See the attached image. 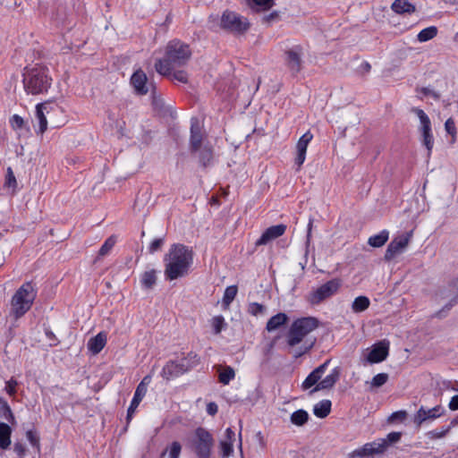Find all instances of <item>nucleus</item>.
Instances as JSON below:
<instances>
[{
  "label": "nucleus",
  "mask_w": 458,
  "mask_h": 458,
  "mask_svg": "<svg viewBox=\"0 0 458 458\" xmlns=\"http://www.w3.org/2000/svg\"><path fill=\"white\" fill-rule=\"evenodd\" d=\"M193 263V251L183 244H173L164 257L165 276L173 281L186 276Z\"/></svg>",
  "instance_id": "1"
},
{
  "label": "nucleus",
  "mask_w": 458,
  "mask_h": 458,
  "mask_svg": "<svg viewBox=\"0 0 458 458\" xmlns=\"http://www.w3.org/2000/svg\"><path fill=\"white\" fill-rule=\"evenodd\" d=\"M191 56V51L187 44L171 40L165 47V57L156 62V71L163 76L170 75L174 70L184 66Z\"/></svg>",
  "instance_id": "2"
},
{
  "label": "nucleus",
  "mask_w": 458,
  "mask_h": 458,
  "mask_svg": "<svg viewBox=\"0 0 458 458\" xmlns=\"http://www.w3.org/2000/svg\"><path fill=\"white\" fill-rule=\"evenodd\" d=\"M22 82L28 94L38 95L47 92L52 83V78L47 67L35 65L25 69Z\"/></svg>",
  "instance_id": "3"
},
{
  "label": "nucleus",
  "mask_w": 458,
  "mask_h": 458,
  "mask_svg": "<svg viewBox=\"0 0 458 458\" xmlns=\"http://www.w3.org/2000/svg\"><path fill=\"white\" fill-rule=\"evenodd\" d=\"M36 296L32 283H24L12 297L10 315L15 319L23 317L30 310Z\"/></svg>",
  "instance_id": "4"
},
{
  "label": "nucleus",
  "mask_w": 458,
  "mask_h": 458,
  "mask_svg": "<svg viewBox=\"0 0 458 458\" xmlns=\"http://www.w3.org/2000/svg\"><path fill=\"white\" fill-rule=\"evenodd\" d=\"M318 327V320L308 317L295 320L289 330L287 343L295 346L302 342L303 338Z\"/></svg>",
  "instance_id": "5"
},
{
  "label": "nucleus",
  "mask_w": 458,
  "mask_h": 458,
  "mask_svg": "<svg viewBox=\"0 0 458 458\" xmlns=\"http://www.w3.org/2000/svg\"><path fill=\"white\" fill-rule=\"evenodd\" d=\"M191 445L198 458H210L214 438L207 429L199 427L194 432Z\"/></svg>",
  "instance_id": "6"
},
{
  "label": "nucleus",
  "mask_w": 458,
  "mask_h": 458,
  "mask_svg": "<svg viewBox=\"0 0 458 458\" xmlns=\"http://www.w3.org/2000/svg\"><path fill=\"white\" fill-rule=\"evenodd\" d=\"M411 112L415 114L420 120L419 131L421 135V142L428 150V157H430L434 146V137L432 134L430 119L420 108L413 107Z\"/></svg>",
  "instance_id": "7"
},
{
  "label": "nucleus",
  "mask_w": 458,
  "mask_h": 458,
  "mask_svg": "<svg viewBox=\"0 0 458 458\" xmlns=\"http://www.w3.org/2000/svg\"><path fill=\"white\" fill-rule=\"evenodd\" d=\"M249 25L246 18L232 11H225L221 16V28L233 33H243L249 29Z\"/></svg>",
  "instance_id": "8"
},
{
  "label": "nucleus",
  "mask_w": 458,
  "mask_h": 458,
  "mask_svg": "<svg viewBox=\"0 0 458 458\" xmlns=\"http://www.w3.org/2000/svg\"><path fill=\"white\" fill-rule=\"evenodd\" d=\"M62 113L61 107L50 101L39 103L36 106V118L38 122V130L37 133L43 134L47 129V117L52 119L53 115H57Z\"/></svg>",
  "instance_id": "9"
},
{
  "label": "nucleus",
  "mask_w": 458,
  "mask_h": 458,
  "mask_svg": "<svg viewBox=\"0 0 458 458\" xmlns=\"http://www.w3.org/2000/svg\"><path fill=\"white\" fill-rule=\"evenodd\" d=\"M341 280L337 278L327 281L310 293L309 301L311 304L320 303L326 299L335 294L341 287Z\"/></svg>",
  "instance_id": "10"
},
{
  "label": "nucleus",
  "mask_w": 458,
  "mask_h": 458,
  "mask_svg": "<svg viewBox=\"0 0 458 458\" xmlns=\"http://www.w3.org/2000/svg\"><path fill=\"white\" fill-rule=\"evenodd\" d=\"M387 449V440L378 438L375 441L366 443L360 448H357L352 451V457H368L374 458L376 455L383 454Z\"/></svg>",
  "instance_id": "11"
},
{
  "label": "nucleus",
  "mask_w": 458,
  "mask_h": 458,
  "mask_svg": "<svg viewBox=\"0 0 458 458\" xmlns=\"http://www.w3.org/2000/svg\"><path fill=\"white\" fill-rule=\"evenodd\" d=\"M411 238V232L403 233L394 237L388 244L385 252L384 259L386 261H390L396 256L402 254L407 248Z\"/></svg>",
  "instance_id": "12"
},
{
  "label": "nucleus",
  "mask_w": 458,
  "mask_h": 458,
  "mask_svg": "<svg viewBox=\"0 0 458 458\" xmlns=\"http://www.w3.org/2000/svg\"><path fill=\"white\" fill-rule=\"evenodd\" d=\"M151 379H152L151 376H149V375L145 376L142 378V380L140 381V383L138 385V386L135 390L133 398H132L131 404L128 408V411H127V419L128 420H131L134 411H136V409L140 405V402L146 395L148 386L151 383Z\"/></svg>",
  "instance_id": "13"
},
{
  "label": "nucleus",
  "mask_w": 458,
  "mask_h": 458,
  "mask_svg": "<svg viewBox=\"0 0 458 458\" xmlns=\"http://www.w3.org/2000/svg\"><path fill=\"white\" fill-rule=\"evenodd\" d=\"M192 368V363H179L178 360L168 361L162 369L161 376L170 380L187 372Z\"/></svg>",
  "instance_id": "14"
},
{
  "label": "nucleus",
  "mask_w": 458,
  "mask_h": 458,
  "mask_svg": "<svg viewBox=\"0 0 458 458\" xmlns=\"http://www.w3.org/2000/svg\"><path fill=\"white\" fill-rule=\"evenodd\" d=\"M444 412L445 409L441 405H437L431 409H426L421 406L414 414L413 421L418 427H420L428 420H434L441 417Z\"/></svg>",
  "instance_id": "15"
},
{
  "label": "nucleus",
  "mask_w": 458,
  "mask_h": 458,
  "mask_svg": "<svg viewBox=\"0 0 458 458\" xmlns=\"http://www.w3.org/2000/svg\"><path fill=\"white\" fill-rule=\"evenodd\" d=\"M389 352V342L388 341H381L375 344L371 350L369 352L367 355V361L373 363H379L386 359Z\"/></svg>",
  "instance_id": "16"
},
{
  "label": "nucleus",
  "mask_w": 458,
  "mask_h": 458,
  "mask_svg": "<svg viewBox=\"0 0 458 458\" xmlns=\"http://www.w3.org/2000/svg\"><path fill=\"white\" fill-rule=\"evenodd\" d=\"M301 48L298 46L285 52L286 65L293 75H296L301 70Z\"/></svg>",
  "instance_id": "17"
},
{
  "label": "nucleus",
  "mask_w": 458,
  "mask_h": 458,
  "mask_svg": "<svg viewBox=\"0 0 458 458\" xmlns=\"http://www.w3.org/2000/svg\"><path fill=\"white\" fill-rule=\"evenodd\" d=\"M312 139L313 134L308 131L299 139L296 144L295 164L297 165L298 169H300L306 159L307 148Z\"/></svg>",
  "instance_id": "18"
},
{
  "label": "nucleus",
  "mask_w": 458,
  "mask_h": 458,
  "mask_svg": "<svg viewBox=\"0 0 458 458\" xmlns=\"http://www.w3.org/2000/svg\"><path fill=\"white\" fill-rule=\"evenodd\" d=\"M330 363V360H327L324 363L319 365L318 368H316L314 370H312L308 377L305 378V380L301 384V387L303 390H308L311 388L312 386H316L318 383L320 382V379L324 373L326 372L328 365Z\"/></svg>",
  "instance_id": "19"
},
{
  "label": "nucleus",
  "mask_w": 458,
  "mask_h": 458,
  "mask_svg": "<svg viewBox=\"0 0 458 458\" xmlns=\"http://www.w3.org/2000/svg\"><path fill=\"white\" fill-rule=\"evenodd\" d=\"M286 230L284 225H276L268 227L257 240L256 246L267 245L273 240L282 236Z\"/></svg>",
  "instance_id": "20"
},
{
  "label": "nucleus",
  "mask_w": 458,
  "mask_h": 458,
  "mask_svg": "<svg viewBox=\"0 0 458 458\" xmlns=\"http://www.w3.org/2000/svg\"><path fill=\"white\" fill-rule=\"evenodd\" d=\"M340 374V368H334L327 377H325L322 380H320L319 383L317 384V386L310 391V393L312 394L320 390L332 388L339 380Z\"/></svg>",
  "instance_id": "21"
},
{
  "label": "nucleus",
  "mask_w": 458,
  "mask_h": 458,
  "mask_svg": "<svg viewBox=\"0 0 458 458\" xmlns=\"http://www.w3.org/2000/svg\"><path fill=\"white\" fill-rule=\"evenodd\" d=\"M147 82V75L140 69L135 71L131 78V83L132 87L134 88L135 91L140 95H145L148 93V88Z\"/></svg>",
  "instance_id": "22"
},
{
  "label": "nucleus",
  "mask_w": 458,
  "mask_h": 458,
  "mask_svg": "<svg viewBox=\"0 0 458 458\" xmlns=\"http://www.w3.org/2000/svg\"><path fill=\"white\" fill-rule=\"evenodd\" d=\"M235 440V433L231 428H227L225 432V439L219 443L222 458H228L233 453V442Z\"/></svg>",
  "instance_id": "23"
},
{
  "label": "nucleus",
  "mask_w": 458,
  "mask_h": 458,
  "mask_svg": "<svg viewBox=\"0 0 458 458\" xmlns=\"http://www.w3.org/2000/svg\"><path fill=\"white\" fill-rule=\"evenodd\" d=\"M202 141L201 127L197 118L191 120V147L193 151L199 148Z\"/></svg>",
  "instance_id": "24"
},
{
  "label": "nucleus",
  "mask_w": 458,
  "mask_h": 458,
  "mask_svg": "<svg viewBox=\"0 0 458 458\" xmlns=\"http://www.w3.org/2000/svg\"><path fill=\"white\" fill-rule=\"evenodd\" d=\"M106 344V334L104 332L98 333L96 336L89 339L88 342V349L94 354L99 353Z\"/></svg>",
  "instance_id": "25"
},
{
  "label": "nucleus",
  "mask_w": 458,
  "mask_h": 458,
  "mask_svg": "<svg viewBox=\"0 0 458 458\" xmlns=\"http://www.w3.org/2000/svg\"><path fill=\"white\" fill-rule=\"evenodd\" d=\"M331 401L322 400L317 403L313 407V413L319 419L326 418L331 411Z\"/></svg>",
  "instance_id": "26"
},
{
  "label": "nucleus",
  "mask_w": 458,
  "mask_h": 458,
  "mask_svg": "<svg viewBox=\"0 0 458 458\" xmlns=\"http://www.w3.org/2000/svg\"><path fill=\"white\" fill-rule=\"evenodd\" d=\"M288 320V317L285 313H277L276 315L273 316L269 318V320L267 323V330L268 332L275 331L278 329L281 326L284 325Z\"/></svg>",
  "instance_id": "27"
},
{
  "label": "nucleus",
  "mask_w": 458,
  "mask_h": 458,
  "mask_svg": "<svg viewBox=\"0 0 458 458\" xmlns=\"http://www.w3.org/2000/svg\"><path fill=\"white\" fill-rule=\"evenodd\" d=\"M392 10L399 14L411 13L415 12V6L407 0H395L392 4Z\"/></svg>",
  "instance_id": "28"
},
{
  "label": "nucleus",
  "mask_w": 458,
  "mask_h": 458,
  "mask_svg": "<svg viewBox=\"0 0 458 458\" xmlns=\"http://www.w3.org/2000/svg\"><path fill=\"white\" fill-rule=\"evenodd\" d=\"M389 232L386 229L377 234L371 235L368 240V244L374 248H379L385 245L388 241Z\"/></svg>",
  "instance_id": "29"
},
{
  "label": "nucleus",
  "mask_w": 458,
  "mask_h": 458,
  "mask_svg": "<svg viewBox=\"0 0 458 458\" xmlns=\"http://www.w3.org/2000/svg\"><path fill=\"white\" fill-rule=\"evenodd\" d=\"M140 284L145 289H151L157 283V273L155 269L145 271L140 276Z\"/></svg>",
  "instance_id": "30"
},
{
  "label": "nucleus",
  "mask_w": 458,
  "mask_h": 458,
  "mask_svg": "<svg viewBox=\"0 0 458 458\" xmlns=\"http://www.w3.org/2000/svg\"><path fill=\"white\" fill-rule=\"evenodd\" d=\"M11 428L6 423H0V447L7 449L11 445Z\"/></svg>",
  "instance_id": "31"
},
{
  "label": "nucleus",
  "mask_w": 458,
  "mask_h": 458,
  "mask_svg": "<svg viewBox=\"0 0 458 458\" xmlns=\"http://www.w3.org/2000/svg\"><path fill=\"white\" fill-rule=\"evenodd\" d=\"M234 377L235 371L232 367L226 366L224 368L220 367L218 369V379L221 384L228 385Z\"/></svg>",
  "instance_id": "32"
},
{
  "label": "nucleus",
  "mask_w": 458,
  "mask_h": 458,
  "mask_svg": "<svg viewBox=\"0 0 458 458\" xmlns=\"http://www.w3.org/2000/svg\"><path fill=\"white\" fill-rule=\"evenodd\" d=\"M250 7L257 12L267 11L274 5V0H247Z\"/></svg>",
  "instance_id": "33"
},
{
  "label": "nucleus",
  "mask_w": 458,
  "mask_h": 458,
  "mask_svg": "<svg viewBox=\"0 0 458 458\" xmlns=\"http://www.w3.org/2000/svg\"><path fill=\"white\" fill-rule=\"evenodd\" d=\"M370 304V301L366 296H359L354 299L352 304V310L355 313L362 312L366 310Z\"/></svg>",
  "instance_id": "34"
},
{
  "label": "nucleus",
  "mask_w": 458,
  "mask_h": 458,
  "mask_svg": "<svg viewBox=\"0 0 458 458\" xmlns=\"http://www.w3.org/2000/svg\"><path fill=\"white\" fill-rule=\"evenodd\" d=\"M309 420V413L302 409H300L292 413L290 420L295 426H303Z\"/></svg>",
  "instance_id": "35"
},
{
  "label": "nucleus",
  "mask_w": 458,
  "mask_h": 458,
  "mask_svg": "<svg viewBox=\"0 0 458 458\" xmlns=\"http://www.w3.org/2000/svg\"><path fill=\"white\" fill-rule=\"evenodd\" d=\"M437 34V28L435 26H430L423 29L417 35V38L420 42H427L432 38H434Z\"/></svg>",
  "instance_id": "36"
},
{
  "label": "nucleus",
  "mask_w": 458,
  "mask_h": 458,
  "mask_svg": "<svg viewBox=\"0 0 458 458\" xmlns=\"http://www.w3.org/2000/svg\"><path fill=\"white\" fill-rule=\"evenodd\" d=\"M237 294V287L235 285H230L225 288L223 296V304L226 307L229 306L234 300Z\"/></svg>",
  "instance_id": "37"
},
{
  "label": "nucleus",
  "mask_w": 458,
  "mask_h": 458,
  "mask_svg": "<svg viewBox=\"0 0 458 458\" xmlns=\"http://www.w3.org/2000/svg\"><path fill=\"white\" fill-rule=\"evenodd\" d=\"M451 430V426L443 427L441 428H436L430 430L427 433V436L429 439H440L445 437L448 432Z\"/></svg>",
  "instance_id": "38"
},
{
  "label": "nucleus",
  "mask_w": 458,
  "mask_h": 458,
  "mask_svg": "<svg viewBox=\"0 0 458 458\" xmlns=\"http://www.w3.org/2000/svg\"><path fill=\"white\" fill-rule=\"evenodd\" d=\"M116 242L114 236L107 238L98 251V257H104L109 253Z\"/></svg>",
  "instance_id": "39"
},
{
  "label": "nucleus",
  "mask_w": 458,
  "mask_h": 458,
  "mask_svg": "<svg viewBox=\"0 0 458 458\" xmlns=\"http://www.w3.org/2000/svg\"><path fill=\"white\" fill-rule=\"evenodd\" d=\"M211 326L213 327V331L216 335L221 333V331L225 327V321L223 316H216L211 319Z\"/></svg>",
  "instance_id": "40"
},
{
  "label": "nucleus",
  "mask_w": 458,
  "mask_h": 458,
  "mask_svg": "<svg viewBox=\"0 0 458 458\" xmlns=\"http://www.w3.org/2000/svg\"><path fill=\"white\" fill-rule=\"evenodd\" d=\"M445 130L446 133H448L452 137L451 141H452V143H454L456 140L457 130H456L454 120L453 118L450 117L445 121Z\"/></svg>",
  "instance_id": "41"
},
{
  "label": "nucleus",
  "mask_w": 458,
  "mask_h": 458,
  "mask_svg": "<svg viewBox=\"0 0 458 458\" xmlns=\"http://www.w3.org/2000/svg\"><path fill=\"white\" fill-rule=\"evenodd\" d=\"M10 124L12 128L17 131H21L23 129H25L24 120L19 114H13L10 118Z\"/></svg>",
  "instance_id": "42"
},
{
  "label": "nucleus",
  "mask_w": 458,
  "mask_h": 458,
  "mask_svg": "<svg viewBox=\"0 0 458 458\" xmlns=\"http://www.w3.org/2000/svg\"><path fill=\"white\" fill-rule=\"evenodd\" d=\"M266 307L258 302H250L248 305V312L252 316H259L264 314Z\"/></svg>",
  "instance_id": "43"
},
{
  "label": "nucleus",
  "mask_w": 458,
  "mask_h": 458,
  "mask_svg": "<svg viewBox=\"0 0 458 458\" xmlns=\"http://www.w3.org/2000/svg\"><path fill=\"white\" fill-rule=\"evenodd\" d=\"M388 374L386 373H378L373 377L370 384L373 387H380L385 385L388 380Z\"/></svg>",
  "instance_id": "44"
},
{
  "label": "nucleus",
  "mask_w": 458,
  "mask_h": 458,
  "mask_svg": "<svg viewBox=\"0 0 458 458\" xmlns=\"http://www.w3.org/2000/svg\"><path fill=\"white\" fill-rule=\"evenodd\" d=\"M168 77H171L173 80L177 81L182 83H186L188 81V74L183 70L176 71L174 70L170 75H167Z\"/></svg>",
  "instance_id": "45"
},
{
  "label": "nucleus",
  "mask_w": 458,
  "mask_h": 458,
  "mask_svg": "<svg viewBox=\"0 0 458 458\" xmlns=\"http://www.w3.org/2000/svg\"><path fill=\"white\" fill-rule=\"evenodd\" d=\"M17 385H18L17 380L13 377L10 380L6 381L5 387H4L6 393L9 395L13 396L16 394Z\"/></svg>",
  "instance_id": "46"
},
{
  "label": "nucleus",
  "mask_w": 458,
  "mask_h": 458,
  "mask_svg": "<svg viewBox=\"0 0 458 458\" xmlns=\"http://www.w3.org/2000/svg\"><path fill=\"white\" fill-rule=\"evenodd\" d=\"M182 446L178 442H173L169 448V458H179Z\"/></svg>",
  "instance_id": "47"
},
{
  "label": "nucleus",
  "mask_w": 458,
  "mask_h": 458,
  "mask_svg": "<svg viewBox=\"0 0 458 458\" xmlns=\"http://www.w3.org/2000/svg\"><path fill=\"white\" fill-rule=\"evenodd\" d=\"M406 418H407V412L405 411H397L393 412L389 416L388 421L389 422H394L396 420L403 421Z\"/></svg>",
  "instance_id": "48"
},
{
  "label": "nucleus",
  "mask_w": 458,
  "mask_h": 458,
  "mask_svg": "<svg viewBox=\"0 0 458 458\" xmlns=\"http://www.w3.org/2000/svg\"><path fill=\"white\" fill-rule=\"evenodd\" d=\"M179 363H192V368L195 367L198 364V358L197 354L194 352H189L188 355L180 360H178Z\"/></svg>",
  "instance_id": "49"
},
{
  "label": "nucleus",
  "mask_w": 458,
  "mask_h": 458,
  "mask_svg": "<svg viewBox=\"0 0 458 458\" xmlns=\"http://www.w3.org/2000/svg\"><path fill=\"white\" fill-rule=\"evenodd\" d=\"M163 243H164L163 238H157V239L153 240L148 247L149 252L154 253V252L157 251L161 248Z\"/></svg>",
  "instance_id": "50"
},
{
  "label": "nucleus",
  "mask_w": 458,
  "mask_h": 458,
  "mask_svg": "<svg viewBox=\"0 0 458 458\" xmlns=\"http://www.w3.org/2000/svg\"><path fill=\"white\" fill-rule=\"evenodd\" d=\"M401 437H402L401 432H391V433L387 434L386 437L385 438L387 440V446L390 444H394V443L399 442L401 439Z\"/></svg>",
  "instance_id": "51"
},
{
  "label": "nucleus",
  "mask_w": 458,
  "mask_h": 458,
  "mask_svg": "<svg viewBox=\"0 0 458 458\" xmlns=\"http://www.w3.org/2000/svg\"><path fill=\"white\" fill-rule=\"evenodd\" d=\"M212 157V152L210 148H205L200 153V160L204 165L209 163Z\"/></svg>",
  "instance_id": "52"
},
{
  "label": "nucleus",
  "mask_w": 458,
  "mask_h": 458,
  "mask_svg": "<svg viewBox=\"0 0 458 458\" xmlns=\"http://www.w3.org/2000/svg\"><path fill=\"white\" fill-rule=\"evenodd\" d=\"M5 184L8 185L9 187H14L16 184L15 176L10 167L7 169Z\"/></svg>",
  "instance_id": "53"
},
{
  "label": "nucleus",
  "mask_w": 458,
  "mask_h": 458,
  "mask_svg": "<svg viewBox=\"0 0 458 458\" xmlns=\"http://www.w3.org/2000/svg\"><path fill=\"white\" fill-rule=\"evenodd\" d=\"M26 437H27L28 441L32 445H38V437L37 434L34 431L28 430L26 432Z\"/></svg>",
  "instance_id": "54"
},
{
  "label": "nucleus",
  "mask_w": 458,
  "mask_h": 458,
  "mask_svg": "<svg viewBox=\"0 0 458 458\" xmlns=\"http://www.w3.org/2000/svg\"><path fill=\"white\" fill-rule=\"evenodd\" d=\"M279 20V13L277 12H273L263 17V21L267 24L273 23Z\"/></svg>",
  "instance_id": "55"
},
{
  "label": "nucleus",
  "mask_w": 458,
  "mask_h": 458,
  "mask_svg": "<svg viewBox=\"0 0 458 458\" xmlns=\"http://www.w3.org/2000/svg\"><path fill=\"white\" fill-rule=\"evenodd\" d=\"M218 411V406L216 403H208L207 404V412L211 415V416H214Z\"/></svg>",
  "instance_id": "56"
},
{
  "label": "nucleus",
  "mask_w": 458,
  "mask_h": 458,
  "mask_svg": "<svg viewBox=\"0 0 458 458\" xmlns=\"http://www.w3.org/2000/svg\"><path fill=\"white\" fill-rule=\"evenodd\" d=\"M448 407L451 411L458 410V394L451 398Z\"/></svg>",
  "instance_id": "57"
},
{
  "label": "nucleus",
  "mask_w": 458,
  "mask_h": 458,
  "mask_svg": "<svg viewBox=\"0 0 458 458\" xmlns=\"http://www.w3.org/2000/svg\"><path fill=\"white\" fill-rule=\"evenodd\" d=\"M449 287L451 288V291L456 295V298L458 297V276L455 277L451 283Z\"/></svg>",
  "instance_id": "58"
},
{
  "label": "nucleus",
  "mask_w": 458,
  "mask_h": 458,
  "mask_svg": "<svg viewBox=\"0 0 458 458\" xmlns=\"http://www.w3.org/2000/svg\"><path fill=\"white\" fill-rule=\"evenodd\" d=\"M422 93L426 96H432L434 98H438V94L429 88H423L421 89Z\"/></svg>",
  "instance_id": "59"
},
{
  "label": "nucleus",
  "mask_w": 458,
  "mask_h": 458,
  "mask_svg": "<svg viewBox=\"0 0 458 458\" xmlns=\"http://www.w3.org/2000/svg\"><path fill=\"white\" fill-rule=\"evenodd\" d=\"M314 344V341H311L310 343H309L305 347H304V350L303 351H301V352H298L294 354V356L297 358L299 356H301V354H303L304 352H308L311 347L312 345Z\"/></svg>",
  "instance_id": "60"
},
{
  "label": "nucleus",
  "mask_w": 458,
  "mask_h": 458,
  "mask_svg": "<svg viewBox=\"0 0 458 458\" xmlns=\"http://www.w3.org/2000/svg\"><path fill=\"white\" fill-rule=\"evenodd\" d=\"M14 451L18 455H23L25 453V448L21 445L16 444L14 445Z\"/></svg>",
  "instance_id": "61"
},
{
  "label": "nucleus",
  "mask_w": 458,
  "mask_h": 458,
  "mask_svg": "<svg viewBox=\"0 0 458 458\" xmlns=\"http://www.w3.org/2000/svg\"><path fill=\"white\" fill-rule=\"evenodd\" d=\"M313 220L310 218L309 224H308V233H307V241L310 242V236H311V229H312Z\"/></svg>",
  "instance_id": "62"
},
{
  "label": "nucleus",
  "mask_w": 458,
  "mask_h": 458,
  "mask_svg": "<svg viewBox=\"0 0 458 458\" xmlns=\"http://www.w3.org/2000/svg\"><path fill=\"white\" fill-rule=\"evenodd\" d=\"M238 448H239L240 452L242 454V434H241V432L239 433Z\"/></svg>",
  "instance_id": "63"
},
{
  "label": "nucleus",
  "mask_w": 458,
  "mask_h": 458,
  "mask_svg": "<svg viewBox=\"0 0 458 458\" xmlns=\"http://www.w3.org/2000/svg\"><path fill=\"white\" fill-rule=\"evenodd\" d=\"M363 66L366 69V71H369L370 69V64L369 63H367V62H365L363 64Z\"/></svg>",
  "instance_id": "64"
}]
</instances>
